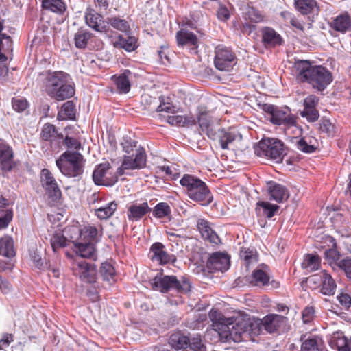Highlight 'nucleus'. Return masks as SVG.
<instances>
[{
	"label": "nucleus",
	"mask_w": 351,
	"mask_h": 351,
	"mask_svg": "<svg viewBox=\"0 0 351 351\" xmlns=\"http://www.w3.org/2000/svg\"><path fill=\"white\" fill-rule=\"evenodd\" d=\"M171 213V208L165 202L158 204L153 211V215L157 218H162L169 215Z\"/></svg>",
	"instance_id": "52"
},
{
	"label": "nucleus",
	"mask_w": 351,
	"mask_h": 351,
	"mask_svg": "<svg viewBox=\"0 0 351 351\" xmlns=\"http://www.w3.org/2000/svg\"><path fill=\"white\" fill-rule=\"evenodd\" d=\"M338 265L344 271L346 276L351 279V258H346L340 261Z\"/></svg>",
	"instance_id": "64"
},
{
	"label": "nucleus",
	"mask_w": 351,
	"mask_h": 351,
	"mask_svg": "<svg viewBox=\"0 0 351 351\" xmlns=\"http://www.w3.org/2000/svg\"><path fill=\"white\" fill-rule=\"evenodd\" d=\"M156 110L158 112H165L172 114H174L175 112V107L169 102L160 101V104L157 106Z\"/></svg>",
	"instance_id": "63"
},
{
	"label": "nucleus",
	"mask_w": 351,
	"mask_h": 351,
	"mask_svg": "<svg viewBox=\"0 0 351 351\" xmlns=\"http://www.w3.org/2000/svg\"><path fill=\"white\" fill-rule=\"evenodd\" d=\"M197 228L202 235V237L213 244H219L221 240L217 234L212 229L208 221L200 219L197 223Z\"/></svg>",
	"instance_id": "24"
},
{
	"label": "nucleus",
	"mask_w": 351,
	"mask_h": 351,
	"mask_svg": "<svg viewBox=\"0 0 351 351\" xmlns=\"http://www.w3.org/2000/svg\"><path fill=\"white\" fill-rule=\"evenodd\" d=\"M295 8L302 14H318L319 8L315 0H294Z\"/></svg>",
	"instance_id": "31"
},
{
	"label": "nucleus",
	"mask_w": 351,
	"mask_h": 351,
	"mask_svg": "<svg viewBox=\"0 0 351 351\" xmlns=\"http://www.w3.org/2000/svg\"><path fill=\"white\" fill-rule=\"evenodd\" d=\"M77 258H80L96 259V249L93 243L84 241H73Z\"/></svg>",
	"instance_id": "26"
},
{
	"label": "nucleus",
	"mask_w": 351,
	"mask_h": 351,
	"mask_svg": "<svg viewBox=\"0 0 351 351\" xmlns=\"http://www.w3.org/2000/svg\"><path fill=\"white\" fill-rule=\"evenodd\" d=\"M63 143L69 150L74 149L75 151L78 152V150L80 149L82 147L80 141L75 138L70 137L68 136L64 138Z\"/></svg>",
	"instance_id": "57"
},
{
	"label": "nucleus",
	"mask_w": 351,
	"mask_h": 351,
	"mask_svg": "<svg viewBox=\"0 0 351 351\" xmlns=\"http://www.w3.org/2000/svg\"><path fill=\"white\" fill-rule=\"evenodd\" d=\"M12 104L14 110L17 112H23L27 107V101L21 98H14Z\"/></svg>",
	"instance_id": "61"
},
{
	"label": "nucleus",
	"mask_w": 351,
	"mask_h": 351,
	"mask_svg": "<svg viewBox=\"0 0 351 351\" xmlns=\"http://www.w3.org/2000/svg\"><path fill=\"white\" fill-rule=\"evenodd\" d=\"M93 180L95 184L111 186L118 180V176L109 162L98 165L93 173Z\"/></svg>",
	"instance_id": "9"
},
{
	"label": "nucleus",
	"mask_w": 351,
	"mask_h": 351,
	"mask_svg": "<svg viewBox=\"0 0 351 351\" xmlns=\"http://www.w3.org/2000/svg\"><path fill=\"white\" fill-rule=\"evenodd\" d=\"M169 343L176 350L184 349L188 347L189 338L179 332L174 333L170 336Z\"/></svg>",
	"instance_id": "39"
},
{
	"label": "nucleus",
	"mask_w": 351,
	"mask_h": 351,
	"mask_svg": "<svg viewBox=\"0 0 351 351\" xmlns=\"http://www.w3.org/2000/svg\"><path fill=\"white\" fill-rule=\"evenodd\" d=\"M286 318L280 315L270 314L262 319H257L252 322L251 330L254 335H259L263 328L269 333L276 332L282 324Z\"/></svg>",
	"instance_id": "7"
},
{
	"label": "nucleus",
	"mask_w": 351,
	"mask_h": 351,
	"mask_svg": "<svg viewBox=\"0 0 351 351\" xmlns=\"http://www.w3.org/2000/svg\"><path fill=\"white\" fill-rule=\"evenodd\" d=\"M302 117H306L309 121L313 122L318 119L319 113L315 108H304L300 112Z\"/></svg>",
	"instance_id": "59"
},
{
	"label": "nucleus",
	"mask_w": 351,
	"mask_h": 351,
	"mask_svg": "<svg viewBox=\"0 0 351 351\" xmlns=\"http://www.w3.org/2000/svg\"><path fill=\"white\" fill-rule=\"evenodd\" d=\"M43 75L45 76V90L49 95H52L58 87L70 80L69 75L62 71H46Z\"/></svg>",
	"instance_id": "14"
},
{
	"label": "nucleus",
	"mask_w": 351,
	"mask_h": 351,
	"mask_svg": "<svg viewBox=\"0 0 351 351\" xmlns=\"http://www.w3.org/2000/svg\"><path fill=\"white\" fill-rule=\"evenodd\" d=\"M301 351H322L323 341L316 335H304L301 337Z\"/></svg>",
	"instance_id": "25"
},
{
	"label": "nucleus",
	"mask_w": 351,
	"mask_h": 351,
	"mask_svg": "<svg viewBox=\"0 0 351 351\" xmlns=\"http://www.w3.org/2000/svg\"><path fill=\"white\" fill-rule=\"evenodd\" d=\"M337 300L342 308L347 310L351 305V297L349 294L346 293H341L337 296Z\"/></svg>",
	"instance_id": "62"
},
{
	"label": "nucleus",
	"mask_w": 351,
	"mask_h": 351,
	"mask_svg": "<svg viewBox=\"0 0 351 351\" xmlns=\"http://www.w3.org/2000/svg\"><path fill=\"white\" fill-rule=\"evenodd\" d=\"M214 64L219 71H229L235 64V55L229 48L219 45L215 49Z\"/></svg>",
	"instance_id": "12"
},
{
	"label": "nucleus",
	"mask_w": 351,
	"mask_h": 351,
	"mask_svg": "<svg viewBox=\"0 0 351 351\" xmlns=\"http://www.w3.org/2000/svg\"><path fill=\"white\" fill-rule=\"evenodd\" d=\"M180 184L186 189V193L192 200L202 202V205L209 204L213 197L208 186L200 179L185 174L180 181Z\"/></svg>",
	"instance_id": "2"
},
{
	"label": "nucleus",
	"mask_w": 351,
	"mask_h": 351,
	"mask_svg": "<svg viewBox=\"0 0 351 351\" xmlns=\"http://www.w3.org/2000/svg\"><path fill=\"white\" fill-rule=\"evenodd\" d=\"M64 232L69 235L71 240L75 239L79 237L81 241L93 243L98 234L97 228L92 225L85 226L83 228L80 229L77 226H71L65 228Z\"/></svg>",
	"instance_id": "15"
},
{
	"label": "nucleus",
	"mask_w": 351,
	"mask_h": 351,
	"mask_svg": "<svg viewBox=\"0 0 351 351\" xmlns=\"http://www.w3.org/2000/svg\"><path fill=\"white\" fill-rule=\"evenodd\" d=\"M164 249L165 246L161 243L157 242L154 243L150 247V258L160 265H165L171 262L173 263L176 261L175 256L169 254Z\"/></svg>",
	"instance_id": "19"
},
{
	"label": "nucleus",
	"mask_w": 351,
	"mask_h": 351,
	"mask_svg": "<svg viewBox=\"0 0 351 351\" xmlns=\"http://www.w3.org/2000/svg\"><path fill=\"white\" fill-rule=\"evenodd\" d=\"M100 274L104 281H107L109 285H112L116 281V275L114 268L112 265L108 263H103L100 267Z\"/></svg>",
	"instance_id": "44"
},
{
	"label": "nucleus",
	"mask_w": 351,
	"mask_h": 351,
	"mask_svg": "<svg viewBox=\"0 0 351 351\" xmlns=\"http://www.w3.org/2000/svg\"><path fill=\"white\" fill-rule=\"evenodd\" d=\"M152 288L162 293H167L175 289L178 293H187L191 289V285L188 280L180 281L175 276L157 275L149 282Z\"/></svg>",
	"instance_id": "4"
},
{
	"label": "nucleus",
	"mask_w": 351,
	"mask_h": 351,
	"mask_svg": "<svg viewBox=\"0 0 351 351\" xmlns=\"http://www.w3.org/2000/svg\"><path fill=\"white\" fill-rule=\"evenodd\" d=\"M42 5L43 8L58 14L63 13L66 10L62 0H42Z\"/></svg>",
	"instance_id": "45"
},
{
	"label": "nucleus",
	"mask_w": 351,
	"mask_h": 351,
	"mask_svg": "<svg viewBox=\"0 0 351 351\" xmlns=\"http://www.w3.org/2000/svg\"><path fill=\"white\" fill-rule=\"evenodd\" d=\"M284 126L285 132L288 136L295 135L298 138L297 136L302 134V130L296 124V117L295 116L293 117V124L287 123Z\"/></svg>",
	"instance_id": "54"
},
{
	"label": "nucleus",
	"mask_w": 351,
	"mask_h": 351,
	"mask_svg": "<svg viewBox=\"0 0 351 351\" xmlns=\"http://www.w3.org/2000/svg\"><path fill=\"white\" fill-rule=\"evenodd\" d=\"M117 208L115 202H111L104 205V207H93L95 215L100 219H107L110 217Z\"/></svg>",
	"instance_id": "37"
},
{
	"label": "nucleus",
	"mask_w": 351,
	"mask_h": 351,
	"mask_svg": "<svg viewBox=\"0 0 351 351\" xmlns=\"http://www.w3.org/2000/svg\"><path fill=\"white\" fill-rule=\"evenodd\" d=\"M31 259L34 266L39 270H44L47 268V263L41 258L40 255L36 251L30 252Z\"/></svg>",
	"instance_id": "55"
},
{
	"label": "nucleus",
	"mask_w": 351,
	"mask_h": 351,
	"mask_svg": "<svg viewBox=\"0 0 351 351\" xmlns=\"http://www.w3.org/2000/svg\"><path fill=\"white\" fill-rule=\"evenodd\" d=\"M329 25L334 30L344 34L351 29V19L347 13L341 14L332 18Z\"/></svg>",
	"instance_id": "27"
},
{
	"label": "nucleus",
	"mask_w": 351,
	"mask_h": 351,
	"mask_svg": "<svg viewBox=\"0 0 351 351\" xmlns=\"http://www.w3.org/2000/svg\"><path fill=\"white\" fill-rule=\"evenodd\" d=\"M60 172L69 178L77 177L84 171V156L76 151L66 150L56 161Z\"/></svg>",
	"instance_id": "3"
},
{
	"label": "nucleus",
	"mask_w": 351,
	"mask_h": 351,
	"mask_svg": "<svg viewBox=\"0 0 351 351\" xmlns=\"http://www.w3.org/2000/svg\"><path fill=\"white\" fill-rule=\"evenodd\" d=\"M90 38L91 34L90 32L84 30L78 31L74 36L75 47L80 49L85 48Z\"/></svg>",
	"instance_id": "50"
},
{
	"label": "nucleus",
	"mask_w": 351,
	"mask_h": 351,
	"mask_svg": "<svg viewBox=\"0 0 351 351\" xmlns=\"http://www.w3.org/2000/svg\"><path fill=\"white\" fill-rule=\"evenodd\" d=\"M246 19L253 23H261L264 20L261 12L254 8H249L245 13Z\"/></svg>",
	"instance_id": "53"
},
{
	"label": "nucleus",
	"mask_w": 351,
	"mask_h": 351,
	"mask_svg": "<svg viewBox=\"0 0 351 351\" xmlns=\"http://www.w3.org/2000/svg\"><path fill=\"white\" fill-rule=\"evenodd\" d=\"M292 73L300 82H307L319 91L324 90L332 82L331 72L322 66H313L308 60H297Z\"/></svg>",
	"instance_id": "1"
},
{
	"label": "nucleus",
	"mask_w": 351,
	"mask_h": 351,
	"mask_svg": "<svg viewBox=\"0 0 351 351\" xmlns=\"http://www.w3.org/2000/svg\"><path fill=\"white\" fill-rule=\"evenodd\" d=\"M252 322L241 319L236 322L233 317L229 318L227 325L221 326L222 332L220 336L229 338L235 342H240L248 335H254L251 330Z\"/></svg>",
	"instance_id": "5"
},
{
	"label": "nucleus",
	"mask_w": 351,
	"mask_h": 351,
	"mask_svg": "<svg viewBox=\"0 0 351 351\" xmlns=\"http://www.w3.org/2000/svg\"><path fill=\"white\" fill-rule=\"evenodd\" d=\"M210 139L217 141L223 149H228L232 146L236 147L234 144L241 141L242 135L237 130L219 128Z\"/></svg>",
	"instance_id": "13"
},
{
	"label": "nucleus",
	"mask_w": 351,
	"mask_h": 351,
	"mask_svg": "<svg viewBox=\"0 0 351 351\" xmlns=\"http://www.w3.org/2000/svg\"><path fill=\"white\" fill-rule=\"evenodd\" d=\"M75 118V108L74 103L72 101H68L62 105L60 112L58 114V119L59 120H73Z\"/></svg>",
	"instance_id": "42"
},
{
	"label": "nucleus",
	"mask_w": 351,
	"mask_h": 351,
	"mask_svg": "<svg viewBox=\"0 0 351 351\" xmlns=\"http://www.w3.org/2000/svg\"><path fill=\"white\" fill-rule=\"evenodd\" d=\"M16 254L14 241L10 236H4L0 239V255L10 258Z\"/></svg>",
	"instance_id": "36"
},
{
	"label": "nucleus",
	"mask_w": 351,
	"mask_h": 351,
	"mask_svg": "<svg viewBox=\"0 0 351 351\" xmlns=\"http://www.w3.org/2000/svg\"><path fill=\"white\" fill-rule=\"evenodd\" d=\"M0 165L4 171H10L15 165L12 148L1 139H0Z\"/></svg>",
	"instance_id": "20"
},
{
	"label": "nucleus",
	"mask_w": 351,
	"mask_h": 351,
	"mask_svg": "<svg viewBox=\"0 0 351 351\" xmlns=\"http://www.w3.org/2000/svg\"><path fill=\"white\" fill-rule=\"evenodd\" d=\"M85 20L86 24L92 29L99 32H106L108 26L103 16L97 13L94 10H89L86 12Z\"/></svg>",
	"instance_id": "21"
},
{
	"label": "nucleus",
	"mask_w": 351,
	"mask_h": 351,
	"mask_svg": "<svg viewBox=\"0 0 351 351\" xmlns=\"http://www.w3.org/2000/svg\"><path fill=\"white\" fill-rule=\"evenodd\" d=\"M73 274L86 283L96 282L97 269L95 265L86 263L82 259L75 258L72 263Z\"/></svg>",
	"instance_id": "10"
},
{
	"label": "nucleus",
	"mask_w": 351,
	"mask_h": 351,
	"mask_svg": "<svg viewBox=\"0 0 351 351\" xmlns=\"http://www.w3.org/2000/svg\"><path fill=\"white\" fill-rule=\"evenodd\" d=\"M262 43L267 47H275L282 44V38L273 28L263 27L261 30Z\"/></svg>",
	"instance_id": "23"
},
{
	"label": "nucleus",
	"mask_w": 351,
	"mask_h": 351,
	"mask_svg": "<svg viewBox=\"0 0 351 351\" xmlns=\"http://www.w3.org/2000/svg\"><path fill=\"white\" fill-rule=\"evenodd\" d=\"M40 137L43 141L53 142L58 139L62 140L63 134L58 132L54 125L47 123L41 128Z\"/></svg>",
	"instance_id": "30"
},
{
	"label": "nucleus",
	"mask_w": 351,
	"mask_h": 351,
	"mask_svg": "<svg viewBox=\"0 0 351 351\" xmlns=\"http://www.w3.org/2000/svg\"><path fill=\"white\" fill-rule=\"evenodd\" d=\"M69 240L61 233H55L51 238V245L54 252L68 245Z\"/></svg>",
	"instance_id": "51"
},
{
	"label": "nucleus",
	"mask_w": 351,
	"mask_h": 351,
	"mask_svg": "<svg viewBox=\"0 0 351 351\" xmlns=\"http://www.w3.org/2000/svg\"><path fill=\"white\" fill-rule=\"evenodd\" d=\"M278 209L279 206L278 205H273L267 202H258L256 204V210L267 218H271Z\"/></svg>",
	"instance_id": "43"
},
{
	"label": "nucleus",
	"mask_w": 351,
	"mask_h": 351,
	"mask_svg": "<svg viewBox=\"0 0 351 351\" xmlns=\"http://www.w3.org/2000/svg\"><path fill=\"white\" fill-rule=\"evenodd\" d=\"M207 267L213 271H225L230 266V257L227 254L215 252L208 258L206 263Z\"/></svg>",
	"instance_id": "18"
},
{
	"label": "nucleus",
	"mask_w": 351,
	"mask_h": 351,
	"mask_svg": "<svg viewBox=\"0 0 351 351\" xmlns=\"http://www.w3.org/2000/svg\"><path fill=\"white\" fill-rule=\"evenodd\" d=\"M219 120L214 118L210 112L206 110H200L198 117V123L203 132H204L208 138L214 136V133L220 128L218 124Z\"/></svg>",
	"instance_id": "16"
},
{
	"label": "nucleus",
	"mask_w": 351,
	"mask_h": 351,
	"mask_svg": "<svg viewBox=\"0 0 351 351\" xmlns=\"http://www.w3.org/2000/svg\"><path fill=\"white\" fill-rule=\"evenodd\" d=\"M263 110L267 114V118L275 125H286L293 124L294 115L291 114L288 107L280 108L271 104H265Z\"/></svg>",
	"instance_id": "8"
},
{
	"label": "nucleus",
	"mask_w": 351,
	"mask_h": 351,
	"mask_svg": "<svg viewBox=\"0 0 351 351\" xmlns=\"http://www.w3.org/2000/svg\"><path fill=\"white\" fill-rule=\"evenodd\" d=\"M281 16L284 17L285 19L289 20L290 23L294 27L302 31L303 30L304 27L302 23L296 18L292 16V15L289 12H283L281 13Z\"/></svg>",
	"instance_id": "60"
},
{
	"label": "nucleus",
	"mask_w": 351,
	"mask_h": 351,
	"mask_svg": "<svg viewBox=\"0 0 351 351\" xmlns=\"http://www.w3.org/2000/svg\"><path fill=\"white\" fill-rule=\"evenodd\" d=\"M318 276H319L322 280V293L327 295H333L335 293L337 285L331 276L328 274L326 271H323L321 274L315 275L313 276V278H317Z\"/></svg>",
	"instance_id": "29"
},
{
	"label": "nucleus",
	"mask_w": 351,
	"mask_h": 351,
	"mask_svg": "<svg viewBox=\"0 0 351 351\" xmlns=\"http://www.w3.org/2000/svg\"><path fill=\"white\" fill-rule=\"evenodd\" d=\"M8 204V200L0 196V230L6 228L13 217L12 211L7 208Z\"/></svg>",
	"instance_id": "34"
},
{
	"label": "nucleus",
	"mask_w": 351,
	"mask_h": 351,
	"mask_svg": "<svg viewBox=\"0 0 351 351\" xmlns=\"http://www.w3.org/2000/svg\"><path fill=\"white\" fill-rule=\"evenodd\" d=\"M268 192L270 195V199L279 203L287 199L289 196L287 189L284 186L275 182L269 184Z\"/></svg>",
	"instance_id": "28"
},
{
	"label": "nucleus",
	"mask_w": 351,
	"mask_h": 351,
	"mask_svg": "<svg viewBox=\"0 0 351 351\" xmlns=\"http://www.w3.org/2000/svg\"><path fill=\"white\" fill-rule=\"evenodd\" d=\"M150 210L147 202L132 204L128 208V217L129 220L138 221Z\"/></svg>",
	"instance_id": "32"
},
{
	"label": "nucleus",
	"mask_w": 351,
	"mask_h": 351,
	"mask_svg": "<svg viewBox=\"0 0 351 351\" xmlns=\"http://www.w3.org/2000/svg\"><path fill=\"white\" fill-rule=\"evenodd\" d=\"M131 72L129 70H125L122 74L119 75L112 76V80L115 84L117 88L120 93H128L130 90V83L129 80V75Z\"/></svg>",
	"instance_id": "33"
},
{
	"label": "nucleus",
	"mask_w": 351,
	"mask_h": 351,
	"mask_svg": "<svg viewBox=\"0 0 351 351\" xmlns=\"http://www.w3.org/2000/svg\"><path fill=\"white\" fill-rule=\"evenodd\" d=\"M166 121L170 125L176 126L193 125L196 123L193 117L176 114L167 116Z\"/></svg>",
	"instance_id": "41"
},
{
	"label": "nucleus",
	"mask_w": 351,
	"mask_h": 351,
	"mask_svg": "<svg viewBox=\"0 0 351 351\" xmlns=\"http://www.w3.org/2000/svg\"><path fill=\"white\" fill-rule=\"evenodd\" d=\"M40 182L48 198L58 202L62 197V191L52 173L47 169H43L40 173Z\"/></svg>",
	"instance_id": "11"
},
{
	"label": "nucleus",
	"mask_w": 351,
	"mask_h": 351,
	"mask_svg": "<svg viewBox=\"0 0 351 351\" xmlns=\"http://www.w3.org/2000/svg\"><path fill=\"white\" fill-rule=\"evenodd\" d=\"M146 155L143 149H138L134 158L125 156L121 165L123 169H141L145 167Z\"/></svg>",
	"instance_id": "22"
},
{
	"label": "nucleus",
	"mask_w": 351,
	"mask_h": 351,
	"mask_svg": "<svg viewBox=\"0 0 351 351\" xmlns=\"http://www.w3.org/2000/svg\"><path fill=\"white\" fill-rule=\"evenodd\" d=\"M282 146L278 140L265 138L254 147V152L258 156H265L278 161L282 160Z\"/></svg>",
	"instance_id": "6"
},
{
	"label": "nucleus",
	"mask_w": 351,
	"mask_h": 351,
	"mask_svg": "<svg viewBox=\"0 0 351 351\" xmlns=\"http://www.w3.org/2000/svg\"><path fill=\"white\" fill-rule=\"evenodd\" d=\"M0 49L7 53L12 50V41L10 36L6 34H2L0 36Z\"/></svg>",
	"instance_id": "56"
},
{
	"label": "nucleus",
	"mask_w": 351,
	"mask_h": 351,
	"mask_svg": "<svg viewBox=\"0 0 351 351\" xmlns=\"http://www.w3.org/2000/svg\"><path fill=\"white\" fill-rule=\"evenodd\" d=\"M178 45L196 53L199 46V39L197 35L186 29H181L176 35Z\"/></svg>",
	"instance_id": "17"
},
{
	"label": "nucleus",
	"mask_w": 351,
	"mask_h": 351,
	"mask_svg": "<svg viewBox=\"0 0 351 351\" xmlns=\"http://www.w3.org/2000/svg\"><path fill=\"white\" fill-rule=\"evenodd\" d=\"M74 94V88L68 83H63L51 96L58 101H62L71 97Z\"/></svg>",
	"instance_id": "40"
},
{
	"label": "nucleus",
	"mask_w": 351,
	"mask_h": 351,
	"mask_svg": "<svg viewBox=\"0 0 351 351\" xmlns=\"http://www.w3.org/2000/svg\"><path fill=\"white\" fill-rule=\"evenodd\" d=\"M252 284L256 286H265L269 283V276L262 269H255L252 275Z\"/></svg>",
	"instance_id": "46"
},
{
	"label": "nucleus",
	"mask_w": 351,
	"mask_h": 351,
	"mask_svg": "<svg viewBox=\"0 0 351 351\" xmlns=\"http://www.w3.org/2000/svg\"><path fill=\"white\" fill-rule=\"evenodd\" d=\"M210 319L213 322V329L218 332L219 335L222 332V330L221 329V326H223V325H227L229 318L225 317L223 314L217 309H212L208 314Z\"/></svg>",
	"instance_id": "35"
},
{
	"label": "nucleus",
	"mask_w": 351,
	"mask_h": 351,
	"mask_svg": "<svg viewBox=\"0 0 351 351\" xmlns=\"http://www.w3.org/2000/svg\"><path fill=\"white\" fill-rule=\"evenodd\" d=\"M137 39L134 36H126L125 38L119 36L118 39L114 42L115 47L124 49L125 51L130 52L136 49Z\"/></svg>",
	"instance_id": "38"
},
{
	"label": "nucleus",
	"mask_w": 351,
	"mask_h": 351,
	"mask_svg": "<svg viewBox=\"0 0 351 351\" xmlns=\"http://www.w3.org/2000/svg\"><path fill=\"white\" fill-rule=\"evenodd\" d=\"M188 347L193 351H206V346L203 344L199 337H194L189 339Z\"/></svg>",
	"instance_id": "58"
},
{
	"label": "nucleus",
	"mask_w": 351,
	"mask_h": 351,
	"mask_svg": "<svg viewBox=\"0 0 351 351\" xmlns=\"http://www.w3.org/2000/svg\"><path fill=\"white\" fill-rule=\"evenodd\" d=\"M295 140V145L298 149L304 153H313L316 149L315 145L312 144L310 138H302L298 139L294 137Z\"/></svg>",
	"instance_id": "48"
},
{
	"label": "nucleus",
	"mask_w": 351,
	"mask_h": 351,
	"mask_svg": "<svg viewBox=\"0 0 351 351\" xmlns=\"http://www.w3.org/2000/svg\"><path fill=\"white\" fill-rule=\"evenodd\" d=\"M106 24L108 26L110 25L113 28L123 32H127L130 29L128 22L117 17L107 18Z\"/></svg>",
	"instance_id": "49"
},
{
	"label": "nucleus",
	"mask_w": 351,
	"mask_h": 351,
	"mask_svg": "<svg viewBox=\"0 0 351 351\" xmlns=\"http://www.w3.org/2000/svg\"><path fill=\"white\" fill-rule=\"evenodd\" d=\"M302 265L309 271L317 270L320 265V258L317 255L307 254Z\"/></svg>",
	"instance_id": "47"
}]
</instances>
